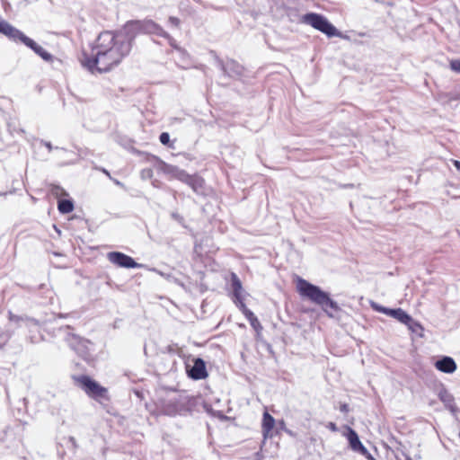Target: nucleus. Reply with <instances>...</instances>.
Listing matches in <instances>:
<instances>
[{
  "mask_svg": "<svg viewBox=\"0 0 460 460\" xmlns=\"http://www.w3.org/2000/svg\"><path fill=\"white\" fill-rule=\"evenodd\" d=\"M454 164L456 166V168L460 171V162L459 161H454Z\"/></svg>",
  "mask_w": 460,
  "mask_h": 460,
  "instance_id": "aec40b11",
  "label": "nucleus"
},
{
  "mask_svg": "<svg viewBox=\"0 0 460 460\" xmlns=\"http://www.w3.org/2000/svg\"><path fill=\"white\" fill-rule=\"evenodd\" d=\"M450 68L457 73H460V59L450 61Z\"/></svg>",
  "mask_w": 460,
  "mask_h": 460,
  "instance_id": "a211bd4d",
  "label": "nucleus"
},
{
  "mask_svg": "<svg viewBox=\"0 0 460 460\" xmlns=\"http://www.w3.org/2000/svg\"><path fill=\"white\" fill-rule=\"evenodd\" d=\"M301 22L312 26L315 30L326 34L327 36L339 35L336 28L329 21L318 13H307L301 17Z\"/></svg>",
  "mask_w": 460,
  "mask_h": 460,
  "instance_id": "20e7f679",
  "label": "nucleus"
},
{
  "mask_svg": "<svg viewBox=\"0 0 460 460\" xmlns=\"http://www.w3.org/2000/svg\"><path fill=\"white\" fill-rule=\"evenodd\" d=\"M128 52L127 44L112 32L105 31L96 39L91 54H84L81 62L92 72H106L119 64Z\"/></svg>",
  "mask_w": 460,
  "mask_h": 460,
  "instance_id": "f257e3e1",
  "label": "nucleus"
},
{
  "mask_svg": "<svg viewBox=\"0 0 460 460\" xmlns=\"http://www.w3.org/2000/svg\"><path fill=\"white\" fill-rule=\"evenodd\" d=\"M161 171L183 181H188L190 179L184 171L167 164H163L161 165Z\"/></svg>",
  "mask_w": 460,
  "mask_h": 460,
  "instance_id": "9b49d317",
  "label": "nucleus"
},
{
  "mask_svg": "<svg viewBox=\"0 0 460 460\" xmlns=\"http://www.w3.org/2000/svg\"><path fill=\"white\" fill-rule=\"evenodd\" d=\"M329 428H330L332 430H333V431H335V430L337 429H336V426H335V424H334V423H330Z\"/></svg>",
  "mask_w": 460,
  "mask_h": 460,
  "instance_id": "412c9836",
  "label": "nucleus"
},
{
  "mask_svg": "<svg viewBox=\"0 0 460 460\" xmlns=\"http://www.w3.org/2000/svg\"><path fill=\"white\" fill-rule=\"evenodd\" d=\"M242 312L243 313V314L246 316V318L249 320L251 325L252 326V328L257 332H260L262 329L259 320L257 319V317L254 315V314L250 311L246 305H244L243 302H241V308Z\"/></svg>",
  "mask_w": 460,
  "mask_h": 460,
  "instance_id": "f8f14e48",
  "label": "nucleus"
},
{
  "mask_svg": "<svg viewBox=\"0 0 460 460\" xmlns=\"http://www.w3.org/2000/svg\"><path fill=\"white\" fill-rule=\"evenodd\" d=\"M73 208L74 206L70 200H60L58 202V209L61 213H69Z\"/></svg>",
  "mask_w": 460,
  "mask_h": 460,
  "instance_id": "dca6fc26",
  "label": "nucleus"
},
{
  "mask_svg": "<svg viewBox=\"0 0 460 460\" xmlns=\"http://www.w3.org/2000/svg\"><path fill=\"white\" fill-rule=\"evenodd\" d=\"M296 288L298 294L312 303L319 305L328 316L332 317V312L340 310L338 304L331 298L330 294L322 290L319 287L310 282L297 278L296 279Z\"/></svg>",
  "mask_w": 460,
  "mask_h": 460,
  "instance_id": "f03ea898",
  "label": "nucleus"
},
{
  "mask_svg": "<svg viewBox=\"0 0 460 460\" xmlns=\"http://www.w3.org/2000/svg\"><path fill=\"white\" fill-rule=\"evenodd\" d=\"M172 22H173L174 24H177L178 21L177 19H174V18H172L171 19Z\"/></svg>",
  "mask_w": 460,
  "mask_h": 460,
  "instance_id": "5701e85b",
  "label": "nucleus"
},
{
  "mask_svg": "<svg viewBox=\"0 0 460 460\" xmlns=\"http://www.w3.org/2000/svg\"><path fill=\"white\" fill-rule=\"evenodd\" d=\"M233 288L236 303L238 304V306L241 308V302H243V297L242 296L243 288L241 281L237 279L235 275L233 276Z\"/></svg>",
  "mask_w": 460,
  "mask_h": 460,
  "instance_id": "4468645a",
  "label": "nucleus"
},
{
  "mask_svg": "<svg viewBox=\"0 0 460 460\" xmlns=\"http://www.w3.org/2000/svg\"><path fill=\"white\" fill-rule=\"evenodd\" d=\"M188 371L189 375L194 379H202L207 376L205 363L200 358L195 359L193 366Z\"/></svg>",
  "mask_w": 460,
  "mask_h": 460,
  "instance_id": "9d476101",
  "label": "nucleus"
},
{
  "mask_svg": "<svg viewBox=\"0 0 460 460\" xmlns=\"http://www.w3.org/2000/svg\"><path fill=\"white\" fill-rule=\"evenodd\" d=\"M108 257L111 262L121 267L136 268L138 266L131 257L120 252H110Z\"/></svg>",
  "mask_w": 460,
  "mask_h": 460,
  "instance_id": "6e6552de",
  "label": "nucleus"
},
{
  "mask_svg": "<svg viewBox=\"0 0 460 460\" xmlns=\"http://www.w3.org/2000/svg\"><path fill=\"white\" fill-rule=\"evenodd\" d=\"M160 141L163 145H168L170 142V136L168 133L164 132L160 135Z\"/></svg>",
  "mask_w": 460,
  "mask_h": 460,
  "instance_id": "6ab92c4d",
  "label": "nucleus"
},
{
  "mask_svg": "<svg viewBox=\"0 0 460 460\" xmlns=\"http://www.w3.org/2000/svg\"><path fill=\"white\" fill-rule=\"evenodd\" d=\"M147 26L149 27V31H153L152 28L155 27L154 23H148Z\"/></svg>",
  "mask_w": 460,
  "mask_h": 460,
  "instance_id": "4be33fe9",
  "label": "nucleus"
},
{
  "mask_svg": "<svg viewBox=\"0 0 460 460\" xmlns=\"http://www.w3.org/2000/svg\"><path fill=\"white\" fill-rule=\"evenodd\" d=\"M435 367L438 370L447 374H452L456 370V364L450 357H444L438 360Z\"/></svg>",
  "mask_w": 460,
  "mask_h": 460,
  "instance_id": "1a4fd4ad",
  "label": "nucleus"
},
{
  "mask_svg": "<svg viewBox=\"0 0 460 460\" xmlns=\"http://www.w3.org/2000/svg\"><path fill=\"white\" fill-rule=\"evenodd\" d=\"M2 33L14 40H20L26 46L33 49L35 53L40 56L43 59H50L51 56L42 47L39 46L30 38L24 36L21 31L12 27L10 24L2 22Z\"/></svg>",
  "mask_w": 460,
  "mask_h": 460,
  "instance_id": "7ed1b4c3",
  "label": "nucleus"
},
{
  "mask_svg": "<svg viewBox=\"0 0 460 460\" xmlns=\"http://www.w3.org/2000/svg\"><path fill=\"white\" fill-rule=\"evenodd\" d=\"M344 436L347 438L349 443V447L353 451L359 452L362 455H367V449L360 442L358 434L349 427L347 428Z\"/></svg>",
  "mask_w": 460,
  "mask_h": 460,
  "instance_id": "0eeeda50",
  "label": "nucleus"
},
{
  "mask_svg": "<svg viewBox=\"0 0 460 460\" xmlns=\"http://www.w3.org/2000/svg\"><path fill=\"white\" fill-rule=\"evenodd\" d=\"M275 425L274 418L268 412H264L262 420V431L265 438L271 437V430Z\"/></svg>",
  "mask_w": 460,
  "mask_h": 460,
  "instance_id": "ddd939ff",
  "label": "nucleus"
},
{
  "mask_svg": "<svg viewBox=\"0 0 460 460\" xmlns=\"http://www.w3.org/2000/svg\"><path fill=\"white\" fill-rule=\"evenodd\" d=\"M279 424H280V427H283L284 426V421L283 420L280 421Z\"/></svg>",
  "mask_w": 460,
  "mask_h": 460,
  "instance_id": "b1692460",
  "label": "nucleus"
},
{
  "mask_svg": "<svg viewBox=\"0 0 460 460\" xmlns=\"http://www.w3.org/2000/svg\"><path fill=\"white\" fill-rule=\"evenodd\" d=\"M370 305L375 311L389 315L403 324L410 322V315L401 308L390 309L384 307L376 302H370Z\"/></svg>",
  "mask_w": 460,
  "mask_h": 460,
  "instance_id": "423d86ee",
  "label": "nucleus"
},
{
  "mask_svg": "<svg viewBox=\"0 0 460 460\" xmlns=\"http://www.w3.org/2000/svg\"><path fill=\"white\" fill-rule=\"evenodd\" d=\"M405 325H407L409 330H411L413 332H417L422 330L421 325L419 323L412 320V318L411 316H410V322L405 323Z\"/></svg>",
  "mask_w": 460,
  "mask_h": 460,
  "instance_id": "f3484780",
  "label": "nucleus"
},
{
  "mask_svg": "<svg viewBox=\"0 0 460 460\" xmlns=\"http://www.w3.org/2000/svg\"><path fill=\"white\" fill-rule=\"evenodd\" d=\"M77 382L91 397L102 398L107 393V390L104 387L101 386L98 383L88 376H81L77 378Z\"/></svg>",
  "mask_w": 460,
  "mask_h": 460,
  "instance_id": "39448f33",
  "label": "nucleus"
},
{
  "mask_svg": "<svg viewBox=\"0 0 460 460\" xmlns=\"http://www.w3.org/2000/svg\"><path fill=\"white\" fill-rule=\"evenodd\" d=\"M440 400L446 404L451 411L455 410L454 398L447 392H442L439 394Z\"/></svg>",
  "mask_w": 460,
  "mask_h": 460,
  "instance_id": "2eb2a0df",
  "label": "nucleus"
}]
</instances>
